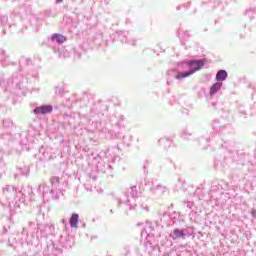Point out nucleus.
Returning <instances> with one entry per match:
<instances>
[{"label": "nucleus", "mask_w": 256, "mask_h": 256, "mask_svg": "<svg viewBox=\"0 0 256 256\" xmlns=\"http://www.w3.org/2000/svg\"><path fill=\"white\" fill-rule=\"evenodd\" d=\"M187 65L188 67H191V70H188V72H180L176 74L177 79L186 78L187 76L194 74V72L201 71L205 65V60H189Z\"/></svg>", "instance_id": "obj_1"}, {"label": "nucleus", "mask_w": 256, "mask_h": 256, "mask_svg": "<svg viewBox=\"0 0 256 256\" xmlns=\"http://www.w3.org/2000/svg\"><path fill=\"white\" fill-rule=\"evenodd\" d=\"M53 111V106L51 104H45L42 106H37L34 110L35 114H49Z\"/></svg>", "instance_id": "obj_2"}, {"label": "nucleus", "mask_w": 256, "mask_h": 256, "mask_svg": "<svg viewBox=\"0 0 256 256\" xmlns=\"http://www.w3.org/2000/svg\"><path fill=\"white\" fill-rule=\"evenodd\" d=\"M79 223V215L78 214H72L70 218V225L71 227H78Z\"/></svg>", "instance_id": "obj_3"}, {"label": "nucleus", "mask_w": 256, "mask_h": 256, "mask_svg": "<svg viewBox=\"0 0 256 256\" xmlns=\"http://www.w3.org/2000/svg\"><path fill=\"white\" fill-rule=\"evenodd\" d=\"M52 40L56 41L57 43H65L66 37H64V35H59L58 33H55L52 36Z\"/></svg>", "instance_id": "obj_4"}, {"label": "nucleus", "mask_w": 256, "mask_h": 256, "mask_svg": "<svg viewBox=\"0 0 256 256\" xmlns=\"http://www.w3.org/2000/svg\"><path fill=\"white\" fill-rule=\"evenodd\" d=\"M170 236L173 239H179V237H185L184 230H173L172 234Z\"/></svg>", "instance_id": "obj_5"}, {"label": "nucleus", "mask_w": 256, "mask_h": 256, "mask_svg": "<svg viewBox=\"0 0 256 256\" xmlns=\"http://www.w3.org/2000/svg\"><path fill=\"white\" fill-rule=\"evenodd\" d=\"M221 86H222V82H215V84H213V86H211L210 93L214 94L215 92L220 90Z\"/></svg>", "instance_id": "obj_7"}, {"label": "nucleus", "mask_w": 256, "mask_h": 256, "mask_svg": "<svg viewBox=\"0 0 256 256\" xmlns=\"http://www.w3.org/2000/svg\"><path fill=\"white\" fill-rule=\"evenodd\" d=\"M227 76V70H219L216 74L217 80H225Z\"/></svg>", "instance_id": "obj_6"}, {"label": "nucleus", "mask_w": 256, "mask_h": 256, "mask_svg": "<svg viewBox=\"0 0 256 256\" xmlns=\"http://www.w3.org/2000/svg\"><path fill=\"white\" fill-rule=\"evenodd\" d=\"M63 0H57V3H62Z\"/></svg>", "instance_id": "obj_8"}]
</instances>
